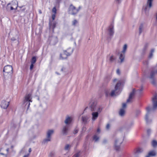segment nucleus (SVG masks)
<instances>
[{
	"instance_id": "11",
	"label": "nucleus",
	"mask_w": 157,
	"mask_h": 157,
	"mask_svg": "<svg viewBox=\"0 0 157 157\" xmlns=\"http://www.w3.org/2000/svg\"><path fill=\"white\" fill-rule=\"evenodd\" d=\"M73 121V118L72 117L67 116L64 122L66 124L69 125Z\"/></svg>"
},
{
	"instance_id": "9",
	"label": "nucleus",
	"mask_w": 157,
	"mask_h": 157,
	"mask_svg": "<svg viewBox=\"0 0 157 157\" xmlns=\"http://www.w3.org/2000/svg\"><path fill=\"white\" fill-rule=\"evenodd\" d=\"M4 72L5 74L6 73L11 75L13 73V68L10 65H7L5 67L4 69Z\"/></svg>"
},
{
	"instance_id": "39",
	"label": "nucleus",
	"mask_w": 157,
	"mask_h": 157,
	"mask_svg": "<svg viewBox=\"0 0 157 157\" xmlns=\"http://www.w3.org/2000/svg\"><path fill=\"white\" fill-rule=\"evenodd\" d=\"M55 17H56V15H55V14H53L52 15V20H53L55 19Z\"/></svg>"
},
{
	"instance_id": "14",
	"label": "nucleus",
	"mask_w": 157,
	"mask_h": 157,
	"mask_svg": "<svg viewBox=\"0 0 157 157\" xmlns=\"http://www.w3.org/2000/svg\"><path fill=\"white\" fill-rule=\"evenodd\" d=\"M12 7L15 10L16 9L17 7V2L16 0H13L10 3Z\"/></svg>"
},
{
	"instance_id": "1",
	"label": "nucleus",
	"mask_w": 157,
	"mask_h": 157,
	"mask_svg": "<svg viewBox=\"0 0 157 157\" xmlns=\"http://www.w3.org/2000/svg\"><path fill=\"white\" fill-rule=\"evenodd\" d=\"M113 85L115 84L114 90H112L110 93L109 90H107L105 91V94L108 96L110 94L111 96H113L118 94L120 92L121 89V81L117 78H114L113 80Z\"/></svg>"
},
{
	"instance_id": "46",
	"label": "nucleus",
	"mask_w": 157,
	"mask_h": 157,
	"mask_svg": "<svg viewBox=\"0 0 157 157\" xmlns=\"http://www.w3.org/2000/svg\"><path fill=\"white\" fill-rule=\"evenodd\" d=\"M151 132V129H148L147 130V132L148 133Z\"/></svg>"
},
{
	"instance_id": "17",
	"label": "nucleus",
	"mask_w": 157,
	"mask_h": 157,
	"mask_svg": "<svg viewBox=\"0 0 157 157\" xmlns=\"http://www.w3.org/2000/svg\"><path fill=\"white\" fill-rule=\"evenodd\" d=\"M64 51H66L65 52L67 53V54L69 56L72 53L73 51V49L72 48L69 47L67 48L66 50H64Z\"/></svg>"
},
{
	"instance_id": "22",
	"label": "nucleus",
	"mask_w": 157,
	"mask_h": 157,
	"mask_svg": "<svg viewBox=\"0 0 157 157\" xmlns=\"http://www.w3.org/2000/svg\"><path fill=\"white\" fill-rule=\"evenodd\" d=\"M89 119L87 116H84L82 117V120L84 122H86Z\"/></svg>"
},
{
	"instance_id": "40",
	"label": "nucleus",
	"mask_w": 157,
	"mask_h": 157,
	"mask_svg": "<svg viewBox=\"0 0 157 157\" xmlns=\"http://www.w3.org/2000/svg\"><path fill=\"white\" fill-rule=\"evenodd\" d=\"M78 132V130L77 129H75L73 133L75 134H76Z\"/></svg>"
},
{
	"instance_id": "5",
	"label": "nucleus",
	"mask_w": 157,
	"mask_h": 157,
	"mask_svg": "<svg viewBox=\"0 0 157 157\" xmlns=\"http://www.w3.org/2000/svg\"><path fill=\"white\" fill-rule=\"evenodd\" d=\"M80 8H76L72 4L70 5L68 8L69 13L72 15H75L77 14L79 11Z\"/></svg>"
},
{
	"instance_id": "54",
	"label": "nucleus",
	"mask_w": 157,
	"mask_h": 157,
	"mask_svg": "<svg viewBox=\"0 0 157 157\" xmlns=\"http://www.w3.org/2000/svg\"><path fill=\"white\" fill-rule=\"evenodd\" d=\"M29 104H30L29 103V104H28L29 105Z\"/></svg>"
},
{
	"instance_id": "16",
	"label": "nucleus",
	"mask_w": 157,
	"mask_h": 157,
	"mask_svg": "<svg viewBox=\"0 0 157 157\" xmlns=\"http://www.w3.org/2000/svg\"><path fill=\"white\" fill-rule=\"evenodd\" d=\"M66 51H63L60 54V58L61 59H64L67 58V57L68 56L65 52Z\"/></svg>"
},
{
	"instance_id": "34",
	"label": "nucleus",
	"mask_w": 157,
	"mask_h": 157,
	"mask_svg": "<svg viewBox=\"0 0 157 157\" xmlns=\"http://www.w3.org/2000/svg\"><path fill=\"white\" fill-rule=\"evenodd\" d=\"M110 127V125L109 124H108L106 125V129L107 130H109V129Z\"/></svg>"
},
{
	"instance_id": "37",
	"label": "nucleus",
	"mask_w": 157,
	"mask_h": 157,
	"mask_svg": "<svg viewBox=\"0 0 157 157\" xmlns=\"http://www.w3.org/2000/svg\"><path fill=\"white\" fill-rule=\"evenodd\" d=\"M0 157H6V155L2 153H0Z\"/></svg>"
},
{
	"instance_id": "27",
	"label": "nucleus",
	"mask_w": 157,
	"mask_h": 157,
	"mask_svg": "<svg viewBox=\"0 0 157 157\" xmlns=\"http://www.w3.org/2000/svg\"><path fill=\"white\" fill-rule=\"evenodd\" d=\"M71 146H72L71 145L67 144L65 146V149L66 150H69L70 149Z\"/></svg>"
},
{
	"instance_id": "10",
	"label": "nucleus",
	"mask_w": 157,
	"mask_h": 157,
	"mask_svg": "<svg viewBox=\"0 0 157 157\" xmlns=\"http://www.w3.org/2000/svg\"><path fill=\"white\" fill-rule=\"evenodd\" d=\"M9 104V101H6L5 100H3L1 102V107L3 109H6L8 106Z\"/></svg>"
},
{
	"instance_id": "28",
	"label": "nucleus",
	"mask_w": 157,
	"mask_h": 157,
	"mask_svg": "<svg viewBox=\"0 0 157 157\" xmlns=\"http://www.w3.org/2000/svg\"><path fill=\"white\" fill-rule=\"evenodd\" d=\"M153 0H147V4L149 6V7L152 6V3Z\"/></svg>"
},
{
	"instance_id": "32",
	"label": "nucleus",
	"mask_w": 157,
	"mask_h": 157,
	"mask_svg": "<svg viewBox=\"0 0 157 157\" xmlns=\"http://www.w3.org/2000/svg\"><path fill=\"white\" fill-rule=\"evenodd\" d=\"M54 155V153L53 152H51L49 154V157H53Z\"/></svg>"
},
{
	"instance_id": "3",
	"label": "nucleus",
	"mask_w": 157,
	"mask_h": 157,
	"mask_svg": "<svg viewBox=\"0 0 157 157\" xmlns=\"http://www.w3.org/2000/svg\"><path fill=\"white\" fill-rule=\"evenodd\" d=\"M143 90V89L141 88L140 90H137L136 91H136L135 89H133L131 91V92L130 93L129 98L127 100V102H130L131 101V100L134 97L136 93L138 95H140L142 93Z\"/></svg>"
},
{
	"instance_id": "23",
	"label": "nucleus",
	"mask_w": 157,
	"mask_h": 157,
	"mask_svg": "<svg viewBox=\"0 0 157 157\" xmlns=\"http://www.w3.org/2000/svg\"><path fill=\"white\" fill-rule=\"evenodd\" d=\"M151 145L154 147H155L157 146V141L155 140H153L151 141Z\"/></svg>"
},
{
	"instance_id": "2",
	"label": "nucleus",
	"mask_w": 157,
	"mask_h": 157,
	"mask_svg": "<svg viewBox=\"0 0 157 157\" xmlns=\"http://www.w3.org/2000/svg\"><path fill=\"white\" fill-rule=\"evenodd\" d=\"M153 103V108H151L149 107H148L146 109L147 113L146 114L145 119L147 121H148L149 119H150V116L149 114V112L152 109L154 110L157 108V94H156L155 95L153 98L152 99Z\"/></svg>"
},
{
	"instance_id": "12",
	"label": "nucleus",
	"mask_w": 157,
	"mask_h": 157,
	"mask_svg": "<svg viewBox=\"0 0 157 157\" xmlns=\"http://www.w3.org/2000/svg\"><path fill=\"white\" fill-rule=\"evenodd\" d=\"M100 111H97L93 112L92 113V120L93 121H95L98 118V112Z\"/></svg>"
},
{
	"instance_id": "41",
	"label": "nucleus",
	"mask_w": 157,
	"mask_h": 157,
	"mask_svg": "<svg viewBox=\"0 0 157 157\" xmlns=\"http://www.w3.org/2000/svg\"><path fill=\"white\" fill-rule=\"evenodd\" d=\"M100 131H101V130L99 128H98V129L97 130V134L99 133L100 132Z\"/></svg>"
},
{
	"instance_id": "8",
	"label": "nucleus",
	"mask_w": 157,
	"mask_h": 157,
	"mask_svg": "<svg viewBox=\"0 0 157 157\" xmlns=\"http://www.w3.org/2000/svg\"><path fill=\"white\" fill-rule=\"evenodd\" d=\"M123 142V139L122 138H118L115 140L114 143V147L116 150H118L120 149L121 145Z\"/></svg>"
},
{
	"instance_id": "15",
	"label": "nucleus",
	"mask_w": 157,
	"mask_h": 157,
	"mask_svg": "<svg viewBox=\"0 0 157 157\" xmlns=\"http://www.w3.org/2000/svg\"><path fill=\"white\" fill-rule=\"evenodd\" d=\"M114 33V26L113 25H110L108 29V33L110 35H112Z\"/></svg>"
},
{
	"instance_id": "44",
	"label": "nucleus",
	"mask_w": 157,
	"mask_h": 157,
	"mask_svg": "<svg viewBox=\"0 0 157 157\" xmlns=\"http://www.w3.org/2000/svg\"><path fill=\"white\" fill-rule=\"evenodd\" d=\"M115 0L118 3H120L121 1V0Z\"/></svg>"
},
{
	"instance_id": "13",
	"label": "nucleus",
	"mask_w": 157,
	"mask_h": 157,
	"mask_svg": "<svg viewBox=\"0 0 157 157\" xmlns=\"http://www.w3.org/2000/svg\"><path fill=\"white\" fill-rule=\"evenodd\" d=\"M151 7H149V6L147 5H145L143 7V11L146 15H147Z\"/></svg>"
},
{
	"instance_id": "26",
	"label": "nucleus",
	"mask_w": 157,
	"mask_h": 157,
	"mask_svg": "<svg viewBox=\"0 0 157 157\" xmlns=\"http://www.w3.org/2000/svg\"><path fill=\"white\" fill-rule=\"evenodd\" d=\"M115 56L112 55H110L109 57V59L111 62L115 60Z\"/></svg>"
},
{
	"instance_id": "29",
	"label": "nucleus",
	"mask_w": 157,
	"mask_h": 157,
	"mask_svg": "<svg viewBox=\"0 0 157 157\" xmlns=\"http://www.w3.org/2000/svg\"><path fill=\"white\" fill-rule=\"evenodd\" d=\"M144 28V26L142 24L140 25L139 28V32L140 33H141Z\"/></svg>"
},
{
	"instance_id": "18",
	"label": "nucleus",
	"mask_w": 157,
	"mask_h": 157,
	"mask_svg": "<svg viewBox=\"0 0 157 157\" xmlns=\"http://www.w3.org/2000/svg\"><path fill=\"white\" fill-rule=\"evenodd\" d=\"M119 114L120 116H124L125 114V109L123 108H121L119 111Z\"/></svg>"
},
{
	"instance_id": "53",
	"label": "nucleus",
	"mask_w": 157,
	"mask_h": 157,
	"mask_svg": "<svg viewBox=\"0 0 157 157\" xmlns=\"http://www.w3.org/2000/svg\"><path fill=\"white\" fill-rule=\"evenodd\" d=\"M55 24H54V26H53V27H55Z\"/></svg>"
},
{
	"instance_id": "20",
	"label": "nucleus",
	"mask_w": 157,
	"mask_h": 157,
	"mask_svg": "<svg viewBox=\"0 0 157 157\" xmlns=\"http://www.w3.org/2000/svg\"><path fill=\"white\" fill-rule=\"evenodd\" d=\"M148 154L151 156V157L155 156L156 155V153L155 150H152L149 151Z\"/></svg>"
},
{
	"instance_id": "45",
	"label": "nucleus",
	"mask_w": 157,
	"mask_h": 157,
	"mask_svg": "<svg viewBox=\"0 0 157 157\" xmlns=\"http://www.w3.org/2000/svg\"><path fill=\"white\" fill-rule=\"evenodd\" d=\"M155 19L156 21H157V12L155 13Z\"/></svg>"
},
{
	"instance_id": "50",
	"label": "nucleus",
	"mask_w": 157,
	"mask_h": 157,
	"mask_svg": "<svg viewBox=\"0 0 157 157\" xmlns=\"http://www.w3.org/2000/svg\"><path fill=\"white\" fill-rule=\"evenodd\" d=\"M39 13L40 14H41L42 13V12L40 10H39Z\"/></svg>"
},
{
	"instance_id": "6",
	"label": "nucleus",
	"mask_w": 157,
	"mask_h": 157,
	"mask_svg": "<svg viewBox=\"0 0 157 157\" xmlns=\"http://www.w3.org/2000/svg\"><path fill=\"white\" fill-rule=\"evenodd\" d=\"M89 106L92 111H101L100 108L97 105V102L95 101H91L90 103Z\"/></svg>"
},
{
	"instance_id": "47",
	"label": "nucleus",
	"mask_w": 157,
	"mask_h": 157,
	"mask_svg": "<svg viewBox=\"0 0 157 157\" xmlns=\"http://www.w3.org/2000/svg\"><path fill=\"white\" fill-rule=\"evenodd\" d=\"M145 157H151V156L149 155V154H148Z\"/></svg>"
},
{
	"instance_id": "25",
	"label": "nucleus",
	"mask_w": 157,
	"mask_h": 157,
	"mask_svg": "<svg viewBox=\"0 0 157 157\" xmlns=\"http://www.w3.org/2000/svg\"><path fill=\"white\" fill-rule=\"evenodd\" d=\"M12 6L11 5L10 3H8L7 6V9L8 10H15L14 8H12Z\"/></svg>"
},
{
	"instance_id": "4",
	"label": "nucleus",
	"mask_w": 157,
	"mask_h": 157,
	"mask_svg": "<svg viewBox=\"0 0 157 157\" xmlns=\"http://www.w3.org/2000/svg\"><path fill=\"white\" fill-rule=\"evenodd\" d=\"M127 48V44H124L123 46L122 51L118 54V56L119 59L121 60V62H122L124 61L125 53L126 51Z\"/></svg>"
},
{
	"instance_id": "36",
	"label": "nucleus",
	"mask_w": 157,
	"mask_h": 157,
	"mask_svg": "<svg viewBox=\"0 0 157 157\" xmlns=\"http://www.w3.org/2000/svg\"><path fill=\"white\" fill-rule=\"evenodd\" d=\"M126 107V104L125 103H123L122 104V108H123L125 109V108Z\"/></svg>"
},
{
	"instance_id": "35",
	"label": "nucleus",
	"mask_w": 157,
	"mask_h": 157,
	"mask_svg": "<svg viewBox=\"0 0 157 157\" xmlns=\"http://www.w3.org/2000/svg\"><path fill=\"white\" fill-rule=\"evenodd\" d=\"M52 12L54 13V14H56V10L55 7H54L52 10Z\"/></svg>"
},
{
	"instance_id": "49",
	"label": "nucleus",
	"mask_w": 157,
	"mask_h": 157,
	"mask_svg": "<svg viewBox=\"0 0 157 157\" xmlns=\"http://www.w3.org/2000/svg\"><path fill=\"white\" fill-rule=\"evenodd\" d=\"M152 56V53H151L150 54V55H149V57H151Z\"/></svg>"
},
{
	"instance_id": "43",
	"label": "nucleus",
	"mask_w": 157,
	"mask_h": 157,
	"mask_svg": "<svg viewBox=\"0 0 157 157\" xmlns=\"http://www.w3.org/2000/svg\"><path fill=\"white\" fill-rule=\"evenodd\" d=\"M29 154L28 153L26 155H25L23 157H28L29 155Z\"/></svg>"
},
{
	"instance_id": "48",
	"label": "nucleus",
	"mask_w": 157,
	"mask_h": 157,
	"mask_svg": "<svg viewBox=\"0 0 157 157\" xmlns=\"http://www.w3.org/2000/svg\"><path fill=\"white\" fill-rule=\"evenodd\" d=\"M16 39H13V38H12V39H11V40H12L13 41H14V40H16V39H17V38H18L17 36H16Z\"/></svg>"
},
{
	"instance_id": "38",
	"label": "nucleus",
	"mask_w": 157,
	"mask_h": 157,
	"mask_svg": "<svg viewBox=\"0 0 157 157\" xmlns=\"http://www.w3.org/2000/svg\"><path fill=\"white\" fill-rule=\"evenodd\" d=\"M33 66H34V64L31 63V65L30 66V70H32V69L33 68Z\"/></svg>"
},
{
	"instance_id": "42",
	"label": "nucleus",
	"mask_w": 157,
	"mask_h": 157,
	"mask_svg": "<svg viewBox=\"0 0 157 157\" xmlns=\"http://www.w3.org/2000/svg\"><path fill=\"white\" fill-rule=\"evenodd\" d=\"M117 73L118 74H120V71L119 69H118L117 70Z\"/></svg>"
},
{
	"instance_id": "33",
	"label": "nucleus",
	"mask_w": 157,
	"mask_h": 157,
	"mask_svg": "<svg viewBox=\"0 0 157 157\" xmlns=\"http://www.w3.org/2000/svg\"><path fill=\"white\" fill-rule=\"evenodd\" d=\"M153 75H154V73L153 74V73H152L151 74L150 78H151V82L153 84H154V83L152 81V79H151L153 78Z\"/></svg>"
},
{
	"instance_id": "52",
	"label": "nucleus",
	"mask_w": 157,
	"mask_h": 157,
	"mask_svg": "<svg viewBox=\"0 0 157 157\" xmlns=\"http://www.w3.org/2000/svg\"><path fill=\"white\" fill-rule=\"evenodd\" d=\"M140 149H138L137 150V153H138V152L140 151H139Z\"/></svg>"
},
{
	"instance_id": "21",
	"label": "nucleus",
	"mask_w": 157,
	"mask_h": 157,
	"mask_svg": "<svg viewBox=\"0 0 157 157\" xmlns=\"http://www.w3.org/2000/svg\"><path fill=\"white\" fill-rule=\"evenodd\" d=\"M25 99L26 101L28 102L29 101L32 102V101H31V95L28 94L25 97Z\"/></svg>"
},
{
	"instance_id": "30",
	"label": "nucleus",
	"mask_w": 157,
	"mask_h": 157,
	"mask_svg": "<svg viewBox=\"0 0 157 157\" xmlns=\"http://www.w3.org/2000/svg\"><path fill=\"white\" fill-rule=\"evenodd\" d=\"M36 58L35 57H33L32 58L31 63L34 64L36 62Z\"/></svg>"
},
{
	"instance_id": "19",
	"label": "nucleus",
	"mask_w": 157,
	"mask_h": 157,
	"mask_svg": "<svg viewBox=\"0 0 157 157\" xmlns=\"http://www.w3.org/2000/svg\"><path fill=\"white\" fill-rule=\"evenodd\" d=\"M68 131V127L67 126H65L63 127L62 132L63 135H66Z\"/></svg>"
},
{
	"instance_id": "31",
	"label": "nucleus",
	"mask_w": 157,
	"mask_h": 157,
	"mask_svg": "<svg viewBox=\"0 0 157 157\" xmlns=\"http://www.w3.org/2000/svg\"><path fill=\"white\" fill-rule=\"evenodd\" d=\"M78 23V21L76 20H74L72 21V25H73L75 26Z\"/></svg>"
},
{
	"instance_id": "7",
	"label": "nucleus",
	"mask_w": 157,
	"mask_h": 157,
	"mask_svg": "<svg viewBox=\"0 0 157 157\" xmlns=\"http://www.w3.org/2000/svg\"><path fill=\"white\" fill-rule=\"evenodd\" d=\"M54 130L53 129H49L47 132L46 138L44 139L43 142L45 144L48 142L50 141L51 139V136L53 134Z\"/></svg>"
},
{
	"instance_id": "24",
	"label": "nucleus",
	"mask_w": 157,
	"mask_h": 157,
	"mask_svg": "<svg viewBox=\"0 0 157 157\" xmlns=\"http://www.w3.org/2000/svg\"><path fill=\"white\" fill-rule=\"evenodd\" d=\"M99 139V136L97 134L95 135L93 137V140L95 142L98 141Z\"/></svg>"
},
{
	"instance_id": "51",
	"label": "nucleus",
	"mask_w": 157,
	"mask_h": 157,
	"mask_svg": "<svg viewBox=\"0 0 157 157\" xmlns=\"http://www.w3.org/2000/svg\"><path fill=\"white\" fill-rule=\"evenodd\" d=\"M31 148H29V154L31 152Z\"/></svg>"
}]
</instances>
